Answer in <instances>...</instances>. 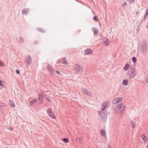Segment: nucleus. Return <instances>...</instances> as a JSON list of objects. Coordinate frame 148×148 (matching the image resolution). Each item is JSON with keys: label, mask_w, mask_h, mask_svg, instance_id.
<instances>
[{"label": "nucleus", "mask_w": 148, "mask_h": 148, "mask_svg": "<svg viewBox=\"0 0 148 148\" xmlns=\"http://www.w3.org/2000/svg\"><path fill=\"white\" fill-rule=\"evenodd\" d=\"M140 50L141 52L144 54L146 53L147 50V44L145 41H142L140 45Z\"/></svg>", "instance_id": "1"}, {"label": "nucleus", "mask_w": 148, "mask_h": 148, "mask_svg": "<svg viewBox=\"0 0 148 148\" xmlns=\"http://www.w3.org/2000/svg\"><path fill=\"white\" fill-rule=\"evenodd\" d=\"M107 111H101L100 112V115L101 121L103 122H105L107 119Z\"/></svg>", "instance_id": "2"}, {"label": "nucleus", "mask_w": 148, "mask_h": 148, "mask_svg": "<svg viewBox=\"0 0 148 148\" xmlns=\"http://www.w3.org/2000/svg\"><path fill=\"white\" fill-rule=\"evenodd\" d=\"M74 69L77 74H81L83 71L82 67L77 64H75L74 66Z\"/></svg>", "instance_id": "3"}, {"label": "nucleus", "mask_w": 148, "mask_h": 148, "mask_svg": "<svg viewBox=\"0 0 148 148\" xmlns=\"http://www.w3.org/2000/svg\"><path fill=\"white\" fill-rule=\"evenodd\" d=\"M128 75L130 78H134L135 75V71L134 69H130L128 72Z\"/></svg>", "instance_id": "4"}, {"label": "nucleus", "mask_w": 148, "mask_h": 148, "mask_svg": "<svg viewBox=\"0 0 148 148\" xmlns=\"http://www.w3.org/2000/svg\"><path fill=\"white\" fill-rule=\"evenodd\" d=\"M25 63H26L27 65V66H29L31 64L32 60L31 57L30 55H28L26 58Z\"/></svg>", "instance_id": "5"}, {"label": "nucleus", "mask_w": 148, "mask_h": 148, "mask_svg": "<svg viewBox=\"0 0 148 148\" xmlns=\"http://www.w3.org/2000/svg\"><path fill=\"white\" fill-rule=\"evenodd\" d=\"M47 112L48 115L52 118L53 119L56 118V117L51 108L48 109L47 110Z\"/></svg>", "instance_id": "6"}, {"label": "nucleus", "mask_w": 148, "mask_h": 148, "mask_svg": "<svg viewBox=\"0 0 148 148\" xmlns=\"http://www.w3.org/2000/svg\"><path fill=\"white\" fill-rule=\"evenodd\" d=\"M108 102L107 101L104 102L102 105L101 108V111H106V109L108 108Z\"/></svg>", "instance_id": "7"}, {"label": "nucleus", "mask_w": 148, "mask_h": 148, "mask_svg": "<svg viewBox=\"0 0 148 148\" xmlns=\"http://www.w3.org/2000/svg\"><path fill=\"white\" fill-rule=\"evenodd\" d=\"M118 106H119L118 108L120 110L121 112L124 111L125 109V104L123 103H121L120 104L118 105Z\"/></svg>", "instance_id": "8"}, {"label": "nucleus", "mask_w": 148, "mask_h": 148, "mask_svg": "<svg viewBox=\"0 0 148 148\" xmlns=\"http://www.w3.org/2000/svg\"><path fill=\"white\" fill-rule=\"evenodd\" d=\"M122 98H115L113 100L112 103L113 104H116L122 101Z\"/></svg>", "instance_id": "9"}, {"label": "nucleus", "mask_w": 148, "mask_h": 148, "mask_svg": "<svg viewBox=\"0 0 148 148\" xmlns=\"http://www.w3.org/2000/svg\"><path fill=\"white\" fill-rule=\"evenodd\" d=\"M82 90L83 92L85 93V94L88 95V96H92V94L91 93L86 89L84 88H82Z\"/></svg>", "instance_id": "10"}, {"label": "nucleus", "mask_w": 148, "mask_h": 148, "mask_svg": "<svg viewBox=\"0 0 148 148\" xmlns=\"http://www.w3.org/2000/svg\"><path fill=\"white\" fill-rule=\"evenodd\" d=\"M38 94V99L40 102H42L44 99V95L43 93L41 92Z\"/></svg>", "instance_id": "11"}, {"label": "nucleus", "mask_w": 148, "mask_h": 148, "mask_svg": "<svg viewBox=\"0 0 148 148\" xmlns=\"http://www.w3.org/2000/svg\"><path fill=\"white\" fill-rule=\"evenodd\" d=\"M29 12V10L28 8H24L22 10V13L23 15H26Z\"/></svg>", "instance_id": "12"}, {"label": "nucleus", "mask_w": 148, "mask_h": 148, "mask_svg": "<svg viewBox=\"0 0 148 148\" xmlns=\"http://www.w3.org/2000/svg\"><path fill=\"white\" fill-rule=\"evenodd\" d=\"M92 30L94 34V35L97 36L98 34V29L95 27L92 28Z\"/></svg>", "instance_id": "13"}, {"label": "nucleus", "mask_w": 148, "mask_h": 148, "mask_svg": "<svg viewBox=\"0 0 148 148\" xmlns=\"http://www.w3.org/2000/svg\"><path fill=\"white\" fill-rule=\"evenodd\" d=\"M93 52V51L92 50L90 49H86L85 52L84 54L85 55H87L88 54H91Z\"/></svg>", "instance_id": "14"}, {"label": "nucleus", "mask_w": 148, "mask_h": 148, "mask_svg": "<svg viewBox=\"0 0 148 148\" xmlns=\"http://www.w3.org/2000/svg\"><path fill=\"white\" fill-rule=\"evenodd\" d=\"M37 101V99L36 98L34 99L31 101H30L29 102V105L31 106H32Z\"/></svg>", "instance_id": "15"}, {"label": "nucleus", "mask_w": 148, "mask_h": 148, "mask_svg": "<svg viewBox=\"0 0 148 148\" xmlns=\"http://www.w3.org/2000/svg\"><path fill=\"white\" fill-rule=\"evenodd\" d=\"M119 106H118L117 105H116L114 108L113 109V112L114 113H117L119 112V110L118 108Z\"/></svg>", "instance_id": "16"}, {"label": "nucleus", "mask_w": 148, "mask_h": 148, "mask_svg": "<svg viewBox=\"0 0 148 148\" xmlns=\"http://www.w3.org/2000/svg\"><path fill=\"white\" fill-rule=\"evenodd\" d=\"M63 64H68V63L67 62L66 59V58L64 57L62 59L61 61Z\"/></svg>", "instance_id": "17"}, {"label": "nucleus", "mask_w": 148, "mask_h": 148, "mask_svg": "<svg viewBox=\"0 0 148 148\" xmlns=\"http://www.w3.org/2000/svg\"><path fill=\"white\" fill-rule=\"evenodd\" d=\"M130 67V64H126L124 66L123 68L124 70L126 71Z\"/></svg>", "instance_id": "18"}, {"label": "nucleus", "mask_w": 148, "mask_h": 148, "mask_svg": "<svg viewBox=\"0 0 148 148\" xmlns=\"http://www.w3.org/2000/svg\"><path fill=\"white\" fill-rule=\"evenodd\" d=\"M148 12V8L146 10V12L145 15L143 18V19L144 20H145L146 18H147V19L148 18V13H147Z\"/></svg>", "instance_id": "19"}, {"label": "nucleus", "mask_w": 148, "mask_h": 148, "mask_svg": "<svg viewBox=\"0 0 148 148\" xmlns=\"http://www.w3.org/2000/svg\"><path fill=\"white\" fill-rule=\"evenodd\" d=\"M24 41V40L23 38L21 37H20L18 39V42L19 43H21L23 42Z\"/></svg>", "instance_id": "20"}, {"label": "nucleus", "mask_w": 148, "mask_h": 148, "mask_svg": "<svg viewBox=\"0 0 148 148\" xmlns=\"http://www.w3.org/2000/svg\"><path fill=\"white\" fill-rule=\"evenodd\" d=\"M128 84V81L127 79H125L123 81V84L127 85Z\"/></svg>", "instance_id": "21"}, {"label": "nucleus", "mask_w": 148, "mask_h": 148, "mask_svg": "<svg viewBox=\"0 0 148 148\" xmlns=\"http://www.w3.org/2000/svg\"><path fill=\"white\" fill-rule=\"evenodd\" d=\"M101 134L102 136H104L106 135L105 131L103 130H102L101 131Z\"/></svg>", "instance_id": "22"}, {"label": "nucleus", "mask_w": 148, "mask_h": 148, "mask_svg": "<svg viewBox=\"0 0 148 148\" xmlns=\"http://www.w3.org/2000/svg\"><path fill=\"white\" fill-rule=\"evenodd\" d=\"M104 43L105 45L107 46L109 44V40L107 38L106 39V40L104 41Z\"/></svg>", "instance_id": "23"}, {"label": "nucleus", "mask_w": 148, "mask_h": 148, "mask_svg": "<svg viewBox=\"0 0 148 148\" xmlns=\"http://www.w3.org/2000/svg\"><path fill=\"white\" fill-rule=\"evenodd\" d=\"M76 140L77 142H78L79 143H80L82 141V139L80 137H79L77 138H76Z\"/></svg>", "instance_id": "24"}, {"label": "nucleus", "mask_w": 148, "mask_h": 148, "mask_svg": "<svg viewBox=\"0 0 148 148\" xmlns=\"http://www.w3.org/2000/svg\"><path fill=\"white\" fill-rule=\"evenodd\" d=\"M63 141L64 142L67 143L69 141V139L67 138H63Z\"/></svg>", "instance_id": "25"}, {"label": "nucleus", "mask_w": 148, "mask_h": 148, "mask_svg": "<svg viewBox=\"0 0 148 148\" xmlns=\"http://www.w3.org/2000/svg\"><path fill=\"white\" fill-rule=\"evenodd\" d=\"M10 103L11 105H12V106H13V107H14L15 106V104L13 101L10 100Z\"/></svg>", "instance_id": "26"}, {"label": "nucleus", "mask_w": 148, "mask_h": 148, "mask_svg": "<svg viewBox=\"0 0 148 148\" xmlns=\"http://www.w3.org/2000/svg\"><path fill=\"white\" fill-rule=\"evenodd\" d=\"M5 106L6 105L5 103H3L0 102V106L1 107H3Z\"/></svg>", "instance_id": "27"}, {"label": "nucleus", "mask_w": 148, "mask_h": 148, "mask_svg": "<svg viewBox=\"0 0 148 148\" xmlns=\"http://www.w3.org/2000/svg\"><path fill=\"white\" fill-rule=\"evenodd\" d=\"M132 60L134 63H135L136 61V59L135 57H133L132 58Z\"/></svg>", "instance_id": "28"}, {"label": "nucleus", "mask_w": 148, "mask_h": 148, "mask_svg": "<svg viewBox=\"0 0 148 148\" xmlns=\"http://www.w3.org/2000/svg\"><path fill=\"white\" fill-rule=\"evenodd\" d=\"M127 3L126 2H124V3H123V4L122 5V7L124 8V7H125L126 6H127Z\"/></svg>", "instance_id": "29"}, {"label": "nucleus", "mask_w": 148, "mask_h": 148, "mask_svg": "<svg viewBox=\"0 0 148 148\" xmlns=\"http://www.w3.org/2000/svg\"><path fill=\"white\" fill-rule=\"evenodd\" d=\"M5 66V65L4 63L1 62V60H0V66Z\"/></svg>", "instance_id": "30"}, {"label": "nucleus", "mask_w": 148, "mask_h": 148, "mask_svg": "<svg viewBox=\"0 0 148 148\" xmlns=\"http://www.w3.org/2000/svg\"><path fill=\"white\" fill-rule=\"evenodd\" d=\"M38 30L40 32H45V30L42 29L38 28Z\"/></svg>", "instance_id": "31"}, {"label": "nucleus", "mask_w": 148, "mask_h": 148, "mask_svg": "<svg viewBox=\"0 0 148 148\" xmlns=\"http://www.w3.org/2000/svg\"><path fill=\"white\" fill-rule=\"evenodd\" d=\"M142 138L143 140H146L147 137L145 135H143L142 136Z\"/></svg>", "instance_id": "32"}, {"label": "nucleus", "mask_w": 148, "mask_h": 148, "mask_svg": "<svg viewBox=\"0 0 148 148\" xmlns=\"http://www.w3.org/2000/svg\"><path fill=\"white\" fill-rule=\"evenodd\" d=\"M131 124L132 125V127L134 128V123L133 121H132L131 122Z\"/></svg>", "instance_id": "33"}, {"label": "nucleus", "mask_w": 148, "mask_h": 148, "mask_svg": "<svg viewBox=\"0 0 148 148\" xmlns=\"http://www.w3.org/2000/svg\"><path fill=\"white\" fill-rule=\"evenodd\" d=\"M93 19L96 22L98 21L97 19L96 16H95L93 17Z\"/></svg>", "instance_id": "34"}, {"label": "nucleus", "mask_w": 148, "mask_h": 148, "mask_svg": "<svg viewBox=\"0 0 148 148\" xmlns=\"http://www.w3.org/2000/svg\"><path fill=\"white\" fill-rule=\"evenodd\" d=\"M142 22V21H141V22H140L139 23V25L138 26V29L139 28V27H140V28L139 29H140V25L141 24V23Z\"/></svg>", "instance_id": "35"}, {"label": "nucleus", "mask_w": 148, "mask_h": 148, "mask_svg": "<svg viewBox=\"0 0 148 148\" xmlns=\"http://www.w3.org/2000/svg\"><path fill=\"white\" fill-rule=\"evenodd\" d=\"M16 73L17 74H19L20 73L19 71L18 70H16Z\"/></svg>", "instance_id": "36"}, {"label": "nucleus", "mask_w": 148, "mask_h": 148, "mask_svg": "<svg viewBox=\"0 0 148 148\" xmlns=\"http://www.w3.org/2000/svg\"><path fill=\"white\" fill-rule=\"evenodd\" d=\"M45 98L47 100H48V101L50 102H51V100L49 99H48L46 96H45Z\"/></svg>", "instance_id": "37"}, {"label": "nucleus", "mask_w": 148, "mask_h": 148, "mask_svg": "<svg viewBox=\"0 0 148 148\" xmlns=\"http://www.w3.org/2000/svg\"><path fill=\"white\" fill-rule=\"evenodd\" d=\"M50 75L51 76H52V75H54V73H53V72L52 71H51L50 72Z\"/></svg>", "instance_id": "38"}, {"label": "nucleus", "mask_w": 148, "mask_h": 148, "mask_svg": "<svg viewBox=\"0 0 148 148\" xmlns=\"http://www.w3.org/2000/svg\"><path fill=\"white\" fill-rule=\"evenodd\" d=\"M56 73L57 74H61L60 72L59 71L56 70Z\"/></svg>", "instance_id": "39"}, {"label": "nucleus", "mask_w": 148, "mask_h": 148, "mask_svg": "<svg viewBox=\"0 0 148 148\" xmlns=\"http://www.w3.org/2000/svg\"><path fill=\"white\" fill-rule=\"evenodd\" d=\"M0 85L2 87H3L4 86V85L2 84L1 82V80H0Z\"/></svg>", "instance_id": "40"}, {"label": "nucleus", "mask_w": 148, "mask_h": 148, "mask_svg": "<svg viewBox=\"0 0 148 148\" xmlns=\"http://www.w3.org/2000/svg\"><path fill=\"white\" fill-rule=\"evenodd\" d=\"M146 82L148 84V77H147V78L146 79Z\"/></svg>", "instance_id": "41"}, {"label": "nucleus", "mask_w": 148, "mask_h": 148, "mask_svg": "<svg viewBox=\"0 0 148 148\" xmlns=\"http://www.w3.org/2000/svg\"><path fill=\"white\" fill-rule=\"evenodd\" d=\"M130 1L132 2H134V0H130Z\"/></svg>", "instance_id": "42"}, {"label": "nucleus", "mask_w": 148, "mask_h": 148, "mask_svg": "<svg viewBox=\"0 0 148 148\" xmlns=\"http://www.w3.org/2000/svg\"><path fill=\"white\" fill-rule=\"evenodd\" d=\"M48 69H49V71L50 70L49 69H51V67L49 66V67H48Z\"/></svg>", "instance_id": "43"}, {"label": "nucleus", "mask_w": 148, "mask_h": 148, "mask_svg": "<svg viewBox=\"0 0 148 148\" xmlns=\"http://www.w3.org/2000/svg\"><path fill=\"white\" fill-rule=\"evenodd\" d=\"M36 42L37 43H38V41H36Z\"/></svg>", "instance_id": "44"}]
</instances>
